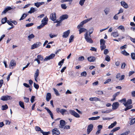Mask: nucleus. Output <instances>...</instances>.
<instances>
[{
	"label": "nucleus",
	"mask_w": 135,
	"mask_h": 135,
	"mask_svg": "<svg viewBox=\"0 0 135 135\" xmlns=\"http://www.w3.org/2000/svg\"><path fill=\"white\" fill-rule=\"evenodd\" d=\"M7 18L6 17H5L4 18H3L1 20V22L2 24H4L7 22Z\"/></svg>",
	"instance_id": "nucleus-34"
},
{
	"label": "nucleus",
	"mask_w": 135,
	"mask_h": 135,
	"mask_svg": "<svg viewBox=\"0 0 135 135\" xmlns=\"http://www.w3.org/2000/svg\"><path fill=\"white\" fill-rule=\"evenodd\" d=\"M122 52L124 55L125 56H128L129 55V54L125 50L122 51Z\"/></svg>",
	"instance_id": "nucleus-40"
},
{
	"label": "nucleus",
	"mask_w": 135,
	"mask_h": 135,
	"mask_svg": "<svg viewBox=\"0 0 135 135\" xmlns=\"http://www.w3.org/2000/svg\"><path fill=\"white\" fill-rule=\"evenodd\" d=\"M100 118L99 116L97 117H93L89 118V120H94L99 119Z\"/></svg>",
	"instance_id": "nucleus-24"
},
{
	"label": "nucleus",
	"mask_w": 135,
	"mask_h": 135,
	"mask_svg": "<svg viewBox=\"0 0 135 135\" xmlns=\"http://www.w3.org/2000/svg\"><path fill=\"white\" fill-rule=\"evenodd\" d=\"M117 123L116 121H115L113 123H112L108 127L109 129L112 128L114 127L117 124Z\"/></svg>",
	"instance_id": "nucleus-23"
},
{
	"label": "nucleus",
	"mask_w": 135,
	"mask_h": 135,
	"mask_svg": "<svg viewBox=\"0 0 135 135\" xmlns=\"http://www.w3.org/2000/svg\"><path fill=\"white\" fill-rule=\"evenodd\" d=\"M96 93L98 95H102L103 94V92L102 91L99 90L97 91Z\"/></svg>",
	"instance_id": "nucleus-54"
},
{
	"label": "nucleus",
	"mask_w": 135,
	"mask_h": 135,
	"mask_svg": "<svg viewBox=\"0 0 135 135\" xmlns=\"http://www.w3.org/2000/svg\"><path fill=\"white\" fill-rule=\"evenodd\" d=\"M33 86L35 88L37 89H38L39 88V86L37 84H36L35 83H34Z\"/></svg>",
	"instance_id": "nucleus-46"
},
{
	"label": "nucleus",
	"mask_w": 135,
	"mask_h": 135,
	"mask_svg": "<svg viewBox=\"0 0 135 135\" xmlns=\"http://www.w3.org/2000/svg\"><path fill=\"white\" fill-rule=\"evenodd\" d=\"M135 123V120L134 119H132L130 120L129 124L131 125Z\"/></svg>",
	"instance_id": "nucleus-44"
},
{
	"label": "nucleus",
	"mask_w": 135,
	"mask_h": 135,
	"mask_svg": "<svg viewBox=\"0 0 135 135\" xmlns=\"http://www.w3.org/2000/svg\"><path fill=\"white\" fill-rule=\"evenodd\" d=\"M19 105H20V106L22 108L24 109L25 108V106L24 105V103L23 102H22L21 101H20L19 102Z\"/></svg>",
	"instance_id": "nucleus-26"
},
{
	"label": "nucleus",
	"mask_w": 135,
	"mask_h": 135,
	"mask_svg": "<svg viewBox=\"0 0 135 135\" xmlns=\"http://www.w3.org/2000/svg\"><path fill=\"white\" fill-rule=\"evenodd\" d=\"M33 25V23H28L26 25V26L27 27H29L32 26Z\"/></svg>",
	"instance_id": "nucleus-57"
},
{
	"label": "nucleus",
	"mask_w": 135,
	"mask_h": 135,
	"mask_svg": "<svg viewBox=\"0 0 135 135\" xmlns=\"http://www.w3.org/2000/svg\"><path fill=\"white\" fill-rule=\"evenodd\" d=\"M111 35L115 37H117L119 36L118 33L117 32H113L111 33Z\"/></svg>",
	"instance_id": "nucleus-25"
},
{
	"label": "nucleus",
	"mask_w": 135,
	"mask_h": 135,
	"mask_svg": "<svg viewBox=\"0 0 135 135\" xmlns=\"http://www.w3.org/2000/svg\"><path fill=\"white\" fill-rule=\"evenodd\" d=\"M85 38L86 41L90 43H92L93 41L91 38H89L88 32H86L85 34Z\"/></svg>",
	"instance_id": "nucleus-3"
},
{
	"label": "nucleus",
	"mask_w": 135,
	"mask_h": 135,
	"mask_svg": "<svg viewBox=\"0 0 135 135\" xmlns=\"http://www.w3.org/2000/svg\"><path fill=\"white\" fill-rule=\"evenodd\" d=\"M68 15H64L61 16L60 18L62 21L63 20L67 19L68 18Z\"/></svg>",
	"instance_id": "nucleus-18"
},
{
	"label": "nucleus",
	"mask_w": 135,
	"mask_h": 135,
	"mask_svg": "<svg viewBox=\"0 0 135 135\" xmlns=\"http://www.w3.org/2000/svg\"><path fill=\"white\" fill-rule=\"evenodd\" d=\"M110 59L109 56L107 55L106 56L105 58V60L107 61H109L110 60Z\"/></svg>",
	"instance_id": "nucleus-45"
},
{
	"label": "nucleus",
	"mask_w": 135,
	"mask_h": 135,
	"mask_svg": "<svg viewBox=\"0 0 135 135\" xmlns=\"http://www.w3.org/2000/svg\"><path fill=\"white\" fill-rule=\"evenodd\" d=\"M88 60L90 62H93L95 60V58L94 57L90 56L88 58Z\"/></svg>",
	"instance_id": "nucleus-20"
},
{
	"label": "nucleus",
	"mask_w": 135,
	"mask_h": 135,
	"mask_svg": "<svg viewBox=\"0 0 135 135\" xmlns=\"http://www.w3.org/2000/svg\"><path fill=\"white\" fill-rule=\"evenodd\" d=\"M37 58L41 61H42L44 60L43 56L41 55H37Z\"/></svg>",
	"instance_id": "nucleus-31"
},
{
	"label": "nucleus",
	"mask_w": 135,
	"mask_h": 135,
	"mask_svg": "<svg viewBox=\"0 0 135 135\" xmlns=\"http://www.w3.org/2000/svg\"><path fill=\"white\" fill-rule=\"evenodd\" d=\"M93 127V125L92 124H90L88 126L87 130V132L88 134H89L92 130Z\"/></svg>",
	"instance_id": "nucleus-8"
},
{
	"label": "nucleus",
	"mask_w": 135,
	"mask_h": 135,
	"mask_svg": "<svg viewBox=\"0 0 135 135\" xmlns=\"http://www.w3.org/2000/svg\"><path fill=\"white\" fill-rule=\"evenodd\" d=\"M45 3L44 2H36L35 3V5L38 8L41 5L44 4Z\"/></svg>",
	"instance_id": "nucleus-19"
},
{
	"label": "nucleus",
	"mask_w": 135,
	"mask_h": 135,
	"mask_svg": "<svg viewBox=\"0 0 135 135\" xmlns=\"http://www.w3.org/2000/svg\"><path fill=\"white\" fill-rule=\"evenodd\" d=\"M12 99V98L11 96L7 95L2 96L1 98V99L3 101H6Z\"/></svg>",
	"instance_id": "nucleus-5"
},
{
	"label": "nucleus",
	"mask_w": 135,
	"mask_h": 135,
	"mask_svg": "<svg viewBox=\"0 0 135 135\" xmlns=\"http://www.w3.org/2000/svg\"><path fill=\"white\" fill-rule=\"evenodd\" d=\"M41 133L43 135H48L50 134V131L45 132L43 131L42 130V131H41Z\"/></svg>",
	"instance_id": "nucleus-36"
},
{
	"label": "nucleus",
	"mask_w": 135,
	"mask_h": 135,
	"mask_svg": "<svg viewBox=\"0 0 135 135\" xmlns=\"http://www.w3.org/2000/svg\"><path fill=\"white\" fill-rule=\"evenodd\" d=\"M126 65V64L125 62L122 63L121 65V68L122 69H124L125 68V67Z\"/></svg>",
	"instance_id": "nucleus-56"
},
{
	"label": "nucleus",
	"mask_w": 135,
	"mask_h": 135,
	"mask_svg": "<svg viewBox=\"0 0 135 135\" xmlns=\"http://www.w3.org/2000/svg\"><path fill=\"white\" fill-rule=\"evenodd\" d=\"M85 1V0H80L79 2V4L80 5L82 6L84 5Z\"/></svg>",
	"instance_id": "nucleus-43"
},
{
	"label": "nucleus",
	"mask_w": 135,
	"mask_h": 135,
	"mask_svg": "<svg viewBox=\"0 0 135 135\" xmlns=\"http://www.w3.org/2000/svg\"><path fill=\"white\" fill-rule=\"evenodd\" d=\"M35 129L36 131L37 132L40 131L41 132L42 130L40 127L37 126H36Z\"/></svg>",
	"instance_id": "nucleus-33"
},
{
	"label": "nucleus",
	"mask_w": 135,
	"mask_h": 135,
	"mask_svg": "<svg viewBox=\"0 0 135 135\" xmlns=\"http://www.w3.org/2000/svg\"><path fill=\"white\" fill-rule=\"evenodd\" d=\"M87 75L86 72V71H83L81 74V76H84L86 77Z\"/></svg>",
	"instance_id": "nucleus-47"
},
{
	"label": "nucleus",
	"mask_w": 135,
	"mask_h": 135,
	"mask_svg": "<svg viewBox=\"0 0 135 135\" xmlns=\"http://www.w3.org/2000/svg\"><path fill=\"white\" fill-rule=\"evenodd\" d=\"M27 16V15L25 13H24L21 17L20 19V20H23Z\"/></svg>",
	"instance_id": "nucleus-38"
},
{
	"label": "nucleus",
	"mask_w": 135,
	"mask_h": 135,
	"mask_svg": "<svg viewBox=\"0 0 135 135\" xmlns=\"http://www.w3.org/2000/svg\"><path fill=\"white\" fill-rule=\"evenodd\" d=\"M36 11V9L32 7L30 8V10L28 12V13H31L35 12Z\"/></svg>",
	"instance_id": "nucleus-28"
},
{
	"label": "nucleus",
	"mask_w": 135,
	"mask_h": 135,
	"mask_svg": "<svg viewBox=\"0 0 135 135\" xmlns=\"http://www.w3.org/2000/svg\"><path fill=\"white\" fill-rule=\"evenodd\" d=\"M39 73V71L38 69L36 70V71L34 74V78L36 81L37 82V78L38 77Z\"/></svg>",
	"instance_id": "nucleus-14"
},
{
	"label": "nucleus",
	"mask_w": 135,
	"mask_h": 135,
	"mask_svg": "<svg viewBox=\"0 0 135 135\" xmlns=\"http://www.w3.org/2000/svg\"><path fill=\"white\" fill-rule=\"evenodd\" d=\"M56 112L58 113H60L62 115H64L65 112H67V110L65 109H60L59 108H57L56 109Z\"/></svg>",
	"instance_id": "nucleus-6"
},
{
	"label": "nucleus",
	"mask_w": 135,
	"mask_h": 135,
	"mask_svg": "<svg viewBox=\"0 0 135 135\" xmlns=\"http://www.w3.org/2000/svg\"><path fill=\"white\" fill-rule=\"evenodd\" d=\"M37 44H34L32 46L31 49H33L37 48Z\"/></svg>",
	"instance_id": "nucleus-55"
},
{
	"label": "nucleus",
	"mask_w": 135,
	"mask_h": 135,
	"mask_svg": "<svg viewBox=\"0 0 135 135\" xmlns=\"http://www.w3.org/2000/svg\"><path fill=\"white\" fill-rule=\"evenodd\" d=\"M74 38V36L73 35L70 36L69 39V43H70L73 41Z\"/></svg>",
	"instance_id": "nucleus-35"
},
{
	"label": "nucleus",
	"mask_w": 135,
	"mask_h": 135,
	"mask_svg": "<svg viewBox=\"0 0 135 135\" xmlns=\"http://www.w3.org/2000/svg\"><path fill=\"white\" fill-rule=\"evenodd\" d=\"M52 134L53 135H59L60 134V132L59 131L57 130V128L53 129L52 131Z\"/></svg>",
	"instance_id": "nucleus-15"
},
{
	"label": "nucleus",
	"mask_w": 135,
	"mask_h": 135,
	"mask_svg": "<svg viewBox=\"0 0 135 135\" xmlns=\"http://www.w3.org/2000/svg\"><path fill=\"white\" fill-rule=\"evenodd\" d=\"M55 54H51L49 56H46L45 59H44V61H47L50 59H52L55 57Z\"/></svg>",
	"instance_id": "nucleus-7"
},
{
	"label": "nucleus",
	"mask_w": 135,
	"mask_h": 135,
	"mask_svg": "<svg viewBox=\"0 0 135 135\" xmlns=\"http://www.w3.org/2000/svg\"><path fill=\"white\" fill-rule=\"evenodd\" d=\"M130 39L131 40L133 43L135 44V38H133L131 37H130Z\"/></svg>",
	"instance_id": "nucleus-61"
},
{
	"label": "nucleus",
	"mask_w": 135,
	"mask_h": 135,
	"mask_svg": "<svg viewBox=\"0 0 135 135\" xmlns=\"http://www.w3.org/2000/svg\"><path fill=\"white\" fill-rule=\"evenodd\" d=\"M53 90L55 92V93L57 96H59L60 94L57 90L55 88H53Z\"/></svg>",
	"instance_id": "nucleus-39"
},
{
	"label": "nucleus",
	"mask_w": 135,
	"mask_h": 135,
	"mask_svg": "<svg viewBox=\"0 0 135 135\" xmlns=\"http://www.w3.org/2000/svg\"><path fill=\"white\" fill-rule=\"evenodd\" d=\"M109 52V51L107 49H105L104 50V54H107Z\"/></svg>",
	"instance_id": "nucleus-63"
},
{
	"label": "nucleus",
	"mask_w": 135,
	"mask_h": 135,
	"mask_svg": "<svg viewBox=\"0 0 135 135\" xmlns=\"http://www.w3.org/2000/svg\"><path fill=\"white\" fill-rule=\"evenodd\" d=\"M50 19L51 20L54 21L56 19V13L54 12L51 13L50 15Z\"/></svg>",
	"instance_id": "nucleus-9"
},
{
	"label": "nucleus",
	"mask_w": 135,
	"mask_h": 135,
	"mask_svg": "<svg viewBox=\"0 0 135 135\" xmlns=\"http://www.w3.org/2000/svg\"><path fill=\"white\" fill-rule=\"evenodd\" d=\"M45 109L47 111L48 113L50 114V115L51 118L53 119H54V118L53 117V114L52 113L51 111L47 107H45Z\"/></svg>",
	"instance_id": "nucleus-12"
},
{
	"label": "nucleus",
	"mask_w": 135,
	"mask_h": 135,
	"mask_svg": "<svg viewBox=\"0 0 135 135\" xmlns=\"http://www.w3.org/2000/svg\"><path fill=\"white\" fill-rule=\"evenodd\" d=\"M86 31V30L85 28H80L79 30V34H80L83 32H85V31Z\"/></svg>",
	"instance_id": "nucleus-30"
},
{
	"label": "nucleus",
	"mask_w": 135,
	"mask_h": 135,
	"mask_svg": "<svg viewBox=\"0 0 135 135\" xmlns=\"http://www.w3.org/2000/svg\"><path fill=\"white\" fill-rule=\"evenodd\" d=\"M119 106L118 102H117L114 103L112 105V109L113 110H115L117 109Z\"/></svg>",
	"instance_id": "nucleus-11"
},
{
	"label": "nucleus",
	"mask_w": 135,
	"mask_h": 135,
	"mask_svg": "<svg viewBox=\"0 0 135 135\" xmlns=\"http://www.w3.org/2000/svg\"><path fill=\"white\" fill-rule=\"evenodd\" d=\"M70 33V30H68L63 32L62 37L64 38H66L68 37Z\"/></svg>",
	"instance_id": "nucleus-10"
},
{
	"label": "nucleus",
	"mask_w": 135,
	"mask_h": 135,
	"mask_svg": "<svg viewBox=\"0 0 135 135\" xmlns=\"http://www.w3.org/2000/svg\"><path fill=\"white\" fill-rule=\"evenodd\" d=\"M8 108V107L7 104L3 105L2 107V110H5Z\"/></svg>",
	"instance_id": "nucleus-32"
},
{
	"label": "nucleus",
	"mask_w": 135,
	"mask_h": 135,
	"mask_svg": "<svg viewBox=\"0 0 135 135\" xmlns=\"http://www.w3.org/2000/svg\"><path fill=\"white\" fill-rule=\"evenodd\" d=\"M65 123V121L63 120H61L60 121V127L63 128L64 126Z\"/></svg>",
	"instance_id": "nucleus-21"
},
{
	"label": "nucleus",
	"mask_w": 135,
	"mask_h": 135,
	"mask_svg": "<svg viewBox=\"0 0 135 135\" xmlns=\"http://www.w3.org/2000/svg\"><path fill=\"white\" fill-rule=\"evenodd\" d=\"M66 66L64 67L61 70V73H62L65 71V70L66 69Z\"/></svg>",
	"instance_id": "nucleus-64"
},
{
	"label": "nucleus",
	"mask_w": 135,
	"mask_h": 135,
	"mask_svg": "<svg viewBox=\"0 0 135 135\" xmlns=\"http://www.w3.org/2000/svg\"><path fill=\"white\" fill-rule=\"evenodd\" d=\"M109 9L108 8H106L104 10L105 14L107 15L109 12Z\"/></svg>",
	"instance_id": "nucleus-51"
},
{
	"label": "nucleus",
	"mask_w": 135,
	"mask_h": 135,
	"mask_svg": "<svg viewBox=\"0 0 135 135\" xmlns=\"http://www.w3.org/2000/svg\"><path fill=\"white\" fill-rule=\"evenodd\" d=\"M126 101V99L125 98H124L122 99L121 100H119L118 101V102H120L121 103H122L123 102L125 103Z\"/></svg>",
	"instance_id": "nucleus-52"
},
{
	"label": "nucleus",
	"mask_w": 135,
	"mask_h": 135,
	"mask_svg": "<svg viewBox=\"0 0 135 135\" xmlns=\"http://www.w3.org/2000/svg\"><path fill=\"white\" fill-rule=\"evenodd\" d=\"M120 128V127H115L113 128L112 130H111V132L112 133H113L115 132Z\"/></svg>",
	"instance_id": "nucleus-27"
},
{
	"label": "nucleus",
	"mask_w": 135,
	"mask_h": 135,
	"mask_svg": "<svg viewBox=\"0 0 135 135\" xmlns=\"http://www.w3.org/2000/svg\"><path fill=\"white\" fill-rule=\"evenodd\" d=\"M61 8L64 9H66L67 8V6L65 4H61Z\"/></svg>",
	"instance_id": "nucleus-42"
},
{
	"label": "nucleus",
	"mask_w": 135,
	"mask_h": 135,
	"mask_svg": "<svg viewBox=\"0 0 135 135\" xmlns=\"http://www.w3.org/2000/svg\"><path fill=\"white\" fill-rule=\"evenodd\" d=\"M24 101L26 103H28L29 101V99L28 98H27L25 97H24Z\"/></svg>",
	"instance_id": "nucleus-53"
},
{
	"label": "nucleus",
	"mask_w": 135,
	"mask_h": 135,
	"mask_svg": "<svg viewBox=\"0 0 135 135\" xmlns=\"http://www.w3.org/2000/svg\"><path fill=\"white\" fill-rule=\"evenodd\" d=\"M131 57L133 60H135V53L133 52L131 54Z\"/></svg>",
	"instance_id": "nucleus-48"
},
{
	"label": "nucleus",
	"mask_w": 135,
	"mask_h": 135,
	"mask_svg": "<svg viewBox=\"0 0 135 135\" xmlns=\"http://www.w3.org/2000/svg\"><path fill=\"white\" fill-rule=\"evenodd\" d=\"M84 59V57L83 56H81L79 57L78 58V60L79 61H83Z\"/></svg>",
	"instance_id": "nucleus-58"
},
{
	"label": "nucleus",
	"mask_w": 135,
	"mask_h": 135,
	"mask_svg": "<svg viewBox=\"0 0 135 135\" xmlns=\"http://www.w3.org/2000/svg\"><path fill=\"white\" fill-rule=\"evenodd\" d=\"M51 96L50 93H48L46 94V100L47 101L49 102L51 98Z\"/></svg>",
	"instance_id": "nucleus-17"
},
{
	"label": "nucleus",
	"mask_w": 135,
	"mask_h": 135,
	"mask_svg": "<svg viewBox=\"0 0 135 135\" xmlns=\"http://www.w3.org/2000/svg\"><path fill=\"white\" fill-rule=\"evenodd\" d=\"M91 50L96 52L97 51V49L96 48H95L94 47H91L90 49Z\"/></svg>",
	"instance_id": "nucleus-60"
},
{
	"label": "nucleus",
	"mask_w": 135,
	"mask_h": 135,
	"mask_svg": "<svg viewBox=\"0 0 135 135\" xmlns=\"http://www.w3.org/2000/svg\"><path fill=\"white\" fill-rule=\"evenodd\" d=\"M100 47L101 50L102 51L106 48V46L105 45V44H102V45H100Z\"/></svg>",
	"instance_id": "nucleus-37"
},
{
	"label": "nucleus",
	"mask_w": 135,
	"mask_h": 135,
	"mask_svg": "<svg viewBox=\"0 0 135 135\" xmlns=\"http://www.w3.org/2000/svg\"><path fill=\"white\" fill-rule=\"evenodd\" d=\"M48 21V18L47 16L45 17L42 20V23L40 25L37 26V28L38 29H40L43 27L45 26V25L47 24Z\"/></svg>",
	"instance_id": "nucleus-2"
},
{
	"label": "nucleus",
	"mask_w": 135,
	"mask_h": 135,
	"mask_svg": "<svg viewBox=\"0 0 135 135\" xmlns=\"http://www.w3.org/2000/svg\"><path fill=\"white\" fill-rule=\"evenodd\" d=\"M132 103V100L131 99H128L127 101H126L125 103H123V104L126 107L125 109L124 110L126 111L128 109H131L133 107V106L132 105H130L128 106V105H130Z\"/></svg>",
	"instance_id": "nucleus-1"
},
{
	"label": "nucleus",
	"mask_w": 135,
	"mask_h": 135,
	"mask_svg": "<svg viewBox=\"0 0 135 135\" xmlns=\"http://www.w3.org/2000/svg\"><path fill=\"white\" fill-rule=\"evenodd\" d=\"M93 31V28H91L89 30V36H90V35L92 34Z\"/></svg>",
	"instance_id": "nucleus-62"
},
{
	"label": "nucleus",
	"mask_w": 135,
	"mask_h": 135,
	"mask_svg": "<svg viewBox=\"0 0 135 135\" xmlns=\"http://www.w3.org/2000/svg\"><path fill=\"white\" fill-rule=\"evenodd\" d=\"M111 80L110 79H108L104 83V84H106L109 82Z\"/></svg>",
	"instance_id": "nucleus-59"
},
{
	"label": "nucleus",
	"mask_w": 135,
	"mask_h": 135,
	"mask_svg": "<svg viewBox=\"0 0 135 135\" xmlns=\"http://www.w3.org/2000/svg\"><path fill=\"white\" fill-rule=\"evenodd\" d=\"M70 114L76 118H79L80 117V115L76 112L74 110H70L69 111Z\"/></svg>",
	"instance_id": "nucleus-4"
},
{
	"label": "nucleus",
	"mask_w": 135,
	"mask_h": 135,
	"mask_svg": "<svg viewBox=\"0 0 135 135\" xmlns=\"http://www.w3.org/2000/svg\"><path fill=\"white\" fill-rule=\"evenodd\" d=\"M89 99L90 101H100V99L96 97H95L94 98H89Z\"/></svg>",
	"instance_id": "nucleus-22"
},
{
	"label": "nucleus",
	"mask_w": 135,
	"mask_h": 135,
	"mask_svg": "<svg viewBox=\"0 0 135 135\" xmlns=\"http://www.w3.org/2000/svg\"><path fill=\"white\" fill-rule=\"evenodd\" d=\"M64 61V59H63L61 61H60L58 64L59 65H61V66L62 65Z\"/></svg>",
	"instance_id": "nucleus-50"
},
{
	"label": "nucleus",
	"mask_w": 135,
	"mask_h": 135,
	"mask_svg": "<svg viewBox=\"0 0 135 135\" xmlns=\"http://www.w3.org/2000/svg\"><path fill=\"white\" fill-rule=\"evenodd\" d=\"M100 45H102V44H105V41L103 39H101L100 40Z\"/></svg>",
	"instance_id": "nucleus-41"
},
{
	"label": "nucleus",
	"mask_w": 135,
	"mask_h": 135,
	"mask_svg": "<svg viewBox=\"0 0 135 135\" xmlns=\"http://www.w3.org/2000/svg\"><path fill=\"white\" fill-rule=\"evenodd\" d=\"M35 98V96H32L31 97L30 100L31 103H33L34 102Z\"/></svg>",
	"instance_id": "nucleus-49"
},
{
	"label": "nucleus",
	"mask_w": 135,
	"mask_h": 135,
	"mask_svg": "<svg viewBox=\"0 0 135 135\" xmlns=\"http://www.w3.org/2000/svg\"><path fill=\"white\" fill-rule=\"evenodd\" d=\"M35 37V36L33 34H31L30 35H29L28 37V40L30 41L31 40V39Z\"/></svg>",
	"instance_id": "nucleus-29"
},
{
	"label": "nucleus",
	"mask_w": 135,
	"mask_h": 135,
	"mask_svg": "<svg viewBox=\"0 0 135 135\" xmlns=\"http://www.w3.org/2000/svg\"><path fill=\"white\" fill-rule=\"evenodd\" d=\"M16 61L15 60L13 59H12L10 61L9 65V67L10 68V67L15 66H16Z\"/></svg>",
	"instance_id": "nucleus-13"
},
{
	"label": "nucleus",
	"mask_w": 135,
	"mask_h": 135,
	"mask_svg": "<svg viewBox=\"0 0 135 135\" xmlns=\"http://www.w3.org/2000/svg\"><path fill=\"white\" fill-rule=\"evenodd\" d=\"M121 5L125 8H127L128 7V4L124 1H122L121 2Z\"/></svg>",
	"instance_id": "nucleus-16"
}]
</instances>
